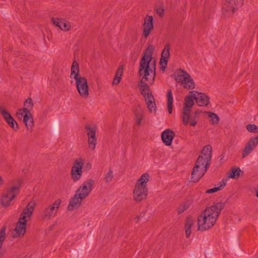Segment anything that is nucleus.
I'll use <instances>...</instances> for the list:
<instances>
[{
    "label": "nucleus",
    "mask_w": 258,
    "mask_h": 258,
    "mask_svg": "<svg viewBox=\"0 0 258 258\" xmlns=\"http://www.w3.org/2000/svg\"><path fill=\"white\" fill-rule=\"evenodd\" d=\"M153 49L152 46L146 48L139 69V75L142 77L139 84L140 89L150 112H155L156 110L155 99L149 90V85L153 84L156 76V62L152 58Z\"/></svg>",
    "instance_id": "obj_1"
},
{
    "label": "nucleus",
    "mask_w": 258,
    "mask_h": 258,
    "mask_svg": "<svg viewBox=\"0 0 258 258\" xmlns=\"http://www.w3.org/2000/svg\"><path fill=\"white\" fill-rule=\"evenodd\" d=\"M224 206L225 204L221 202L207 208L198 218V230L205 231L213 227Z\"/></svg>",
    "instance_id": "obj_2"
},
{
    "label": "nucleus",
    "mask_w": 258,
    "mask_h": 258,
    "mask_svg": "<svg viewBox=\"0 0 258 258\" xmlns=\"http://www.w3.org/2000/svg\"><path fill=\"white\" fill-rule=\"evenodd\" d=\"M79 64L74 60L72 64L70 77L75 79L77 91L80 96L84 99H87L89 95V88L86 78L79 75Z\"/></svg>",
    "instance_id": "obj_3"
},
{
    "label": "nucleus",
    "mask_w": 258,
    "mask_h": 258,
    "mask_svg": "<svg viewBox=\"0 0 258 258\" xmlns=\"http://www.w3.org/2000/svg\"><path fill=\"white\" fill-rule=\"evenodd\" d=\"M35 206V203L30 202L24 210L12 233L13 238L22 237L24 235L26 232V224L32 214Z\"/></svg>",
    "instance_id": "obj_4"
},
{
    "label": "nucleus",
    "mask_w": 258,
    "mask_h": 258,
    "mask_svg": "<svg viewBox=\"0 0 258 258\" xmlns=\"http://www.w3.org/2000/svg\"><path fill=\"white\" fill-rule=\"evenodd\" d=\"M149 179V174L144 173L136 183L133 190V199L136 202H140L146 199L148 195L147 184Z\"/></svg>",
    "instance_id": "obj_5"
},
{
    "label": "nucleus",
    "mask_w": 258,
    "mask_h": 258,
    "mask_svg": "<svg viewBox=\"0 0 258 258\" xmlns=\"http://www.w3.org/2000/svg\"><path fill=\"white\" fill-rule=\"evenodd\" d=\"M212 147L208 145L205 146L198 158L195 165L204 167L207 169L209 167L212 158Z\"/></svg>",
    "instance_id": "obj_6"
},
{
    "label": "nucleus",
    "mask_w": 258,
    "mask_h": 258,
    "mask_svg": "<svg viewBox=\"0 0 258 258\" xmlns=\"http://www.w3.org/2000/svg\"><path fill=\"white\" fill-rule=\"evenodd\" d=\"M61 201L57 199L52 203L45 206L41 212V218L43 221H48L54 217L60 207Z\"/></svg>",
    "instance_id": "obj_7"
},
{
    "label": "nucleus",
    "mask_w": 258,
    "mask_h": 258,
    "mask_svg": "<svg viewBox=\"0 0 258 258\" xmlns=\"http://www.w3.org/2000/svg\"><path fill=\"white\" fill-rule=\"evenodd\" d=\"M84 165V159L82 157L77 158L72 166L71 176L72 180L75 181H79L83 174V167Z\"/></svg>",
    "instance_id": "obj_8"
},
{
    "label": "nucleus",
    "mask_w": 258,
    "mask_h": 258,
    "mask_svg": "<svg viewBox=\"0 0 258 258\" xmlns=\"http://www.w3.org/2000/svg\"><path fill=\"white\" fill-rule=\"evenodd\" d=\"M176 81L180 83L182 86L186 89L195 88V84L191 76L185 71L180 70L175 77Z\"/></svg>",
    "instance_id": "obj_9"
},
{
    "label": "nucleus",
    "mask_w": 258,
    "mask_h": 258,
    "mask_svg": "<svg viewBox=\"0 0 258 258\" xmlns=\"http://www.w3.org/2000/svg\"><path fill=\"white\" fill-rule=\"evenodd\" d=\"M243 3V0H226L223 7V12L228 16L231 15Z\"/></svg>",
    "instance_id": "obj_10"
},
{
    "label": "nucleus",
    "mask_w": 258,
    "mask_h": 258,
    "mask_svg": "<svg viewBox=\"0 0 258 258\" xmlns=\"http://www.w3.org/2000/svg\"><path fill=\"white\" fill-rule=\"evenodd\" d=\"M94 181L88 179L84 181L76 191V193L84 199H86L93 189Z\"/></svg>",
    "instance_id": "obj_11"
},
{
    "label": "nucleus",
    "mask_w": 258,
    "mask_h": 258,
    "mask_svg": "<svg viewBox=\"0 0 258 258\" xmlns=\"http://www.w3.org/2000/svg\"><path fill=\"white\" fill-rule=\"evenodd\" d=\"M19 187L13 186L11 189H8L3 195L1 199V203L3 206L8 207L10 202L14 199L18 194Z\"/></svg>",
    "instance_id": "obj_12"
},
{
    "label": "nucleus",
    "mask_w": 258,
    "mask_h": 258,
    "mask_svg": "<svg viewBox=\"0 0 258 258\" xmlns=\"http://www.w3.org/2000/svg\"><path fill=\"white\" fill-rule=\"evenodd\" d=\"M257 145L258 136L250 138L242 151V158H244L249 155Z\"/></svg>",
    "instance_id": "obj_13"
},
{
    "label": "nucleus",
    "mask_w": 258,
    "mask_h": 258,
    "mask_svg": "<svg viewBox=\"0 0 258 258\" xmlns=\"http://www.w3.org/2000/svg\"><path fill=\"white\" fill-rule=\"evenodd\" d=\"M0 113L9 125L15 131L19 129V125L10 113L2 106H0Z\"/></svg>",
    "instance_id": "obj_14"
},
{
    "label": "nucleus",
    "mask_w": 258,
    "mask_h": 258,
    "mask_svg": "<svg viewBox=\"0 0 258 258\" xmlns=\"http://www.w3.org/2000/svg\"><path fill=\"white\" fill-rule=\"evenodd\" d=\"M197 103L199 106H207L209 103V97L205 94L195 91H190Z\"/></svg>",
    "instance_id": "obj_15"
},
{
    "label": "nucleus",
    "mask_w": 258,
    "mask_h": 258,
    "mask_svg": "<svg viewBox=\"0 0 258 258\" xmlns=\"http://www.w3.org/2000/svg\"><path fill=\"white\" fill-rule=\"evenodd\" d=\"M51 20L52 24L58 27L62 31H68L71 28L70 22L65 19L58 18H52Z\"/></svg>",
    "instance_id": "obj_16"
},
{
    "label": "nucleus",
    "mask_w": 258,
    "mask_h": 258,
    "mask_svg": "<svg viewBox=\"0 0 258 258\" xmlns=\"http://www.w3.org/2000/svg\"><path fill=\"white\" fill-rule=\"evenodd\" d=\"M143 27V35L144 37L147 38L153 29V18L152 16H147L145 18Z\"/></svg>",
    "instance_id": "obj_17"
},
{
    "label": "nucleus",
    "mask_w": 258,
    "mask_h": 258,
    "mask_svg": "<svg viewBox=\"0 0 258 258\" xmlns=\"http://www.w3.org/2000/svg\"><path fill=\"white\" fill-rule=\"evenodd\" d=\"M170 44H167L162 51L160 63L161 66L162 70H164L166 68L167 62L170 57Z\"/></svg>",
    "instance_id": "obj_18"
},
{
    "label": "nucleus",
    "mask_w": 258,
    "mask_h": 258,
    "mask_svg": "<svg viewBox=\"0 0 258 258\" xmlns=\"http://www.w3.org/2000/svg\"><path fill=\"white\" fill-rule=\"evenodd\" d=\"M207 169L197 165H195L191 173V180L193 182H198L205 174Z\"/></svg>",
    "instance_id": "obj_19"
},
{
    "label": "nucleus",
    "mask_w": 258,
    "mask_h": 258,
    "mask_svg": "<svg viewBox=\"0 0 258 258\" xmlns=\"http://www.w3.org/2000/svg\"><path fill=\"white\" fill-rule=\"evenodd\" d=\"M84 200L76 192L71 199L68 209L69 211H73L78 209L82 204V201Z\"/></svg>",
    "instance_id": "obj_20"
},
{
    "label": "nucleus",
    "mask_w": 258,
    "mask_h": 258,
    "mask_svg": "<svg viewBox=\"0 0 258 258\" xmlns=\"http://www.w3.org/2000/svg\"><path fill=\"white\" fill-rule=\"evenodd\" d=\"M174 136V134L173 132L170 130H166L162 133L161 135L163 143L167 146L171 145Z\"/></svg>",
    "instance_id": "obj_21"
},
{
    "label": "nucleus",
    "mask_w": 258,
    "mask_h": 258,
    "mask_svg": "<svg viewBox=\"0 0 258 258\" xmlns=\"http://www.w3.org/2000/svg\"><path fill=\"white\" fill-rule=\"evenodd\" d=\"M195 220L192 217L186 218L184 224L185 235L187 238L189 237L191 233V228L194 226Z\"/></svg>",
    "instance_id": "obj_22"
},
{
    "label": "nucleus",
    "mask_w": 258,
    "mask_h": 258,
    "mask_svg": "<svg viewBox=\"0 0 258 258\" xmlns=\"http://www.w3.org/2000/svg\"><path fill=\"white\" fill-rule=\"evenodd\" d=\"M23 121L28 130H32L34 126V121L30 112H27L23 116Z\"/></svg>",
    "instance_id": "obj_23"
},
{
    "label": "nucleus",
    "mask_w": 258,
    "mask_h": 258,
    "mask_svg": "<svg viewBox=\"0 0 258 258\" xmlns=\"http://www.w3.org/2000/svg\"><path fill=\"white\" fill-rule=\"evenodd\" d=\"M123 66H119L115 74V76L113 79V82H112V85H118L121 80V77L123 74Z\"/></svg>",
    "instance_id": "obj_24"
},
{
    "label": "nucleus",
    "mask_w": 258,
    "mask_h": 258,
    "mask_svg": "<svg viewBox=\"0 0 258 258\" xmlns=\"http://www.w3.org/2000/svg\"><path fill=\"white\" fill-rule=\"evenodd\" d=\"M227 181V179H223L219 182V186L207 189L205 192L208 194H210L221 190L226 185Z\"/></svg>",
    "instance_id": "obj_25"
},
{
    "label": "nucleus",
    "mask_w": 258,
    "mask_h": 258,
    "mask_svg": "<svg viewBox=\"0 0 258 258\" xmlns=\"http://www.w3.org/2000/svg\"><path fill=\"white\" fill-rule=\"evenodd\" d=\"M167 106L168 112L169 114L172 113L173 106V96L171 90H168L167 94Z\"/></svg>",
    "instance_id": "obj_26"
},
{
    "label": "nucleus",
    "mask_w": 258,
    "mask_h": 258,
    "mask_svg": "<svg viewBox=\"0 0 258 258\" xmlns=\"http://www.w3.org/2000/svg\"><path fill=\"white\" fill-rule=\"evenodd\" d=\"M194 99H195L194 98V96L192 95H191L190 91L188 95L185 98V102L183 108L189 109V110H190L191 108L192 107L194 104Z\"/></svg>",
    "instance_id": "obj_27"
},
{
    "label": "nucleus",
    "mask_w": 258,
    "mask_h": 258,
    "mask_svg": "<svg viewBox=\"0 0 258 258\" xmlns=\"http://www.w3.org/2000/svg\"><path fill=\"white\" fill-rule=\"evenodd\" d=\"M135 116L136 124L138 126H140L144 116V111L140 108L137 109L135 113Z\"/></svg>",
    "instance_id": "obj_28"
},
{
    "label": "nucleus",
    "mask_w": 258,
    "mask_h": 258,
    "mask_svg": "<svg viewBox=\"0 0 258 258\" xmlns=\"http://www.w3.org/2000/svg\"><path fill=\"white\" fill-rule=\"evenodd\" d=\"M88 139H97L96 136V128L95 126L92 127L90 125L85 126Z\"/></svg>",
    "instance_id": "obj_29"
},
{
    "label": "nucleus",
    "mask_w": 258,
    "mask_h": 258,
    "mask_svg": "<svg viewBox=\"0 0 258 258\" xmlns=\"http://www.w3.org/2000/svg\"><path fill=\"white\" fill-rule=\"evenodd\" d=\"M190 110L189 109L183 108L182 111V121L184 125H186L190 120Z\"/></svg>",
    "instance_id": "obj_30"
},
{
    "label": "nucleus",
    "mask_w": 258,
    "mask_h": 258,
    "mask_svg": "<svg viewBox=\"0 0 258 258\" xmlns=\"http://www.w3.org/2000/svg\"><path fill=\"white\" fill-rule=\"evenodd\" d=\"M241 170L239 168H233L232 170L229 172L227 174V177L229 178H234L236 176H238L240 175Z\"/></svg>",
    "instance_id": "obj_31"
},
{
    "label": "nucleus",
    "mask_w": 258,
    "mask_h": 258,
    "mask_svg": "<svg viewBox=\"0 0 258 258\" xmlns=\"http://www.w3.org/2000/svg\"><path fill=\"white\" fill-rule=\"evenodd\" d=\"M24 108H26L27 111L30 112V111L33 109L34 106L33 102L32 99L30 98L27 99L24 102Z\"/></svg>",
    "instance_id": "obj_32"
},
{
    "label": "nucleus",
    "mask_w": 258,
    "mask_h": 258,
    "mask_svg": "<svg viewBox=\"0 0 258 258\" xmlns=\"http://www.w3.org/2000/svg\"><path fill=\"white\" fill-rule=\"evenodd\" d=\"M113 178V171L111 168H110L105 175L104 179L106 183H110Z\"/></svg>",
    "instance_id": "obj_33"
},
{
    "label": "nucleus",
    "mask_w": 258,
    "mask_h": 258,
    "mask_svg": "<svg viewBox=\"0 0 258 258\" xmlns=\"http://www.w3.org/2000/svg\"><path fill=\"white\" fill-rule=\"evenodd\" d=\"M208 116L212 124H217L219 122V117L217 114L212 112H208Z\"/></svg>",
    "instance_id": "obj_34"
},
{
    "label": "nucleus",
    "mask_w": 258,
    "mask_h": 258,
    "mask_svg": "<svg viewBox=\"0 0 258 258\" xmlns=\"http://www.w3.org/2000/svg\"><path fill=\"white\" fill-rule=\"evenodd\" d=\"M88 148L91 150H94L96 146L97 139H88Z\"/></svg>",
    "instance_id": "obj_35"
},
{
    "label": "nucleus",
    "mask_w": 258,
    "mask_h": 258,
    "mask_svg": "<svg viewBox=\"0 0 258 258\" xmlns=\"http://www.w3.org/2000/svg\"><path fill=\"white\" fill-rule=\"evenodd\" d=\"M246 127L248 132L258 133V126L255 124H249L246 125Z\"/></svg>",
    "instance_id": "obj_36"
},
{
    "label": "nucleus",
    "mask_w": 258,
    "mask_h": 258,
    "mask_svg": "<svg viewBox=\"0 0 258 258\" xmlns=\"http://www.w3.org/2000/svg\"><path fill=\"white\" fill-rule=\"evenodd\" d=\"M29 112L30 111H27V109L26 108H20L17 110L16 112V115L19 119H22V118H23V116H25V114L26 113Z\"/></svg>",
    "instance_id": "obj_37"
},
{
    "label": "nucleus",
    "mask_w": 258,
    "mask_h": 258,
    "mask_svg": "<svg viewBox=\"0 0 258 258\" xmlns=\"http://www.w3.org/2000/svg\"><path fill=\"white\" fill-rule=\"evenodd\" d=\"M190 121L189 122L190 125L191 126H195L198 121V117L196 116L195 115L193 116H191L190 118Z\"/></svg>",
    "instance_id": "obj_38"
},
{
    "label": "nucleus",
    "mask_w": 258,
    "mask_h": 258,
    "mask_svg": "<svg viewBox=\"0 0 258 258\" xmlns=\"http://www.w3.org/2000/svg\"><path fill=\"white\" fill-rule=\"evenodd\" d=\"M188 208V206L185 204H182L178 208V213L179 214L183 213L184 211H185L186 210H187Z\"/></svg>",
    "instance_id": "obj_39"
},
{
    "label": "nucleus",
    "mask_w": 258,
    "mask_h": 258,
    "mask_svg": "<svg viewBox=\"0 0 258 258\" xmlns=\"http://www.w3.org/2000/svg\"><path fill=\"white\" fill-rule=\"evenodd\" d=\"M164 10L162 8H159L156 9V13L160 16H163L164 14Z\"/></svg>",
    "instance_id": "obj_40"
},
{
    "label": "nucleus",
    "mask_w": 258,
    "mask_h": 258,
    "mask_svg": "<svg viewBox=\"0 0 258 258\" xmlns=\"http://www.w3.org/2000/svg\"><path fill=\"white\" fill-rule=\"evenodd\" d=\"M84 165L85 169H86L87 170H89L91 168V167H92L91 164L89 162H87L86 163L84 162Z\"/></svg>",
    "instance_id": "obj_41"
},
{
    "label": "nucleus",
    "mask_w": 258,
    "mask_h": 258,
    "mask_svg": "<svg viewBox=\"0 0 258 258\" xmlns=\"http://www.w3.org/2000/svg\"><path fill=\"white\" fill-rule=\"evenodd\" d=\"M202 113V111L200 110H197L195 111V115L197 116L200 114Z\"/></svg>",
    "instance_id": "obj_42"
},
{
    "label": "nucleus",
    "mask_w": 258,
    "mask_h": 258,
    "mask_svg": "<svg viewBox=\"0 0 258 258\" xmlns=\"http://www.w3.org/2000/svg\"><path fill=\"white\" fill-rule=\"evenodd\" d=\"M139 219H140V217L139 216H137L136 218H135V221H136V222L137 223L139 222Z\"/></svg>",
    "instance_id": "obj_43"
},
{
    "label": "nucleus",
    "mask_w": 258,
    "mask_h": 258,
    "mask_svg": "<svg viewBox=\"0 0 258 258\" xmlns=\"http://www.w3.org/2000/svg\"><path fill=\"white\" fill-rule=\"evenodd\" d=\"M4 183V180L2 179V177L0 176V185H2Z\"/></svg>",
    "instance_id": "obj_44"
},
{
    "label": "nucleus",
    "mask_w": 258,
    "mask_h": 258,
    "mask_svg": "<svg viewBox=\"0 0 258 258\" xmlns=\"http://www.w3.org/2000/svg\"><path fill=\"white\" fill-rule=\"evenodd\" d=\"M256 197H258V191L256 193Z\"/></svg>",
    "instance_id": "obj_45"
}]
</instances>
